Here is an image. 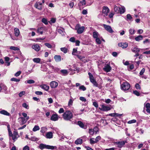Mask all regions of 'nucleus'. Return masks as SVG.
I'll list each match as a JSON object with an SVG mask.
<instances>
[{
	"label": "nucleus",
	"instance_id": "f257e3e1",
	"mask_svg": "<svg viewBox=\"0 0 150 150\" xmlns=\"http://www.w3.org/2000/svg\"><path fill=\"white\" fill-rule=\"evenodd\" d=\"M62 116L64 120H69L72 118L73 115L71 111L67 110L63 114Z\"/></svg>",
	"mask_w": 150,
	"mask_h": 150
},
{
	"label": "nucleus",
	"instance_id": "58836bf2",
	"mask_svg": "<svg viewBox=\"0 0 150 150\" xmlns=\"http://www.w3.org/2000/svg\"><path fill=\"white\" fill-rule=\"evenodd\" d=\"M22 115L23 116V117L26 119V120H28L29 119V116H27V115L26 113L25 112H23L22 113Z\"/></svg>",
	"mask_w": 150,
	"mask_h": 150
},
{
	"label": "nucleus",
	"instance_id": "b1692460",
	"mask_svg": "<svg viewBox=\"0 0 150 150\" xmlns=\"http://www.w3.org/2000/svg\"><path fill=\"white\" fill-rule=\"evenodd\" d=\"M143 39V37L141 35H139L135 38V40L137 41H139L140 40H142Z\"/></svg>",
	"mask_w": 150,
	"mask_h": 150
},
{
	"label": "nucleus",
	"instance_id": "bb28decb",
	"mask_svg": "<svg viewBox=\"0 0 150 150\" xmlns=\"http://www.w3.org/2000/svg\"><path fill=\"white\" fill-rule=\"evenodd\" d=\"M88 75L89 76V77L90 81L91 82L95 80L94 78V77L92 74L90 72L88 73Z\"/></svg>",
	"mask_w": 150,
	"mask_h": 150
},
{
	"label": "nucleus",
	"instance_id": "2eb2a0df",
	"mask_svg": "<svg viewBox=\"0 0 150 150\" xmlns=\"http://www.w3.org/2000/svg\"><path fill=\"white\" fill-rule=\"evenodd\" d=\"M32 47L37 52L39 51L40 50V47L38 44H34L32 45Z\"/></svg>",
	"mask_w": 150,
	"mask_h": 150
},
{
	"label": "nucleus",
	"instance_id": "69168bd1",
	"mask_svg": "<svg viewBox=\"0 0 150 150\" xmlns=\"http://www.w3.org/2000/svg\"><path fill=\"white\" fill-rule=\"evenodd\" d=\"M135 87L137 89H140L141 87L140 86V85L138 83H136L135 84Z\"/></svg>",
	"mask_w": 150,
	"mask_h": 150
},
{
	"label": "nucleus",
	"instance_id": "9d476101",
	"mask_svg": "<svg viewBox=\"0 0 150 150\" xmlns=\"http://www.w3.org/2000/svg\"><path fill=\"white\" fill-rule=\"evenodd\" d=\"M42 3L41 2H37L35 4V7L39 10H41L42 9Z\"/></svg>",
	"mask_w": 150,
	"mask_h": 150
},
{
	"label": "nucleus",
	"instance_id": "e433bc0d",
	"mask_svg": "<svg viewBox=\"0 0 150 150\" xmlns=\"http://www.w3.org/2000/svg\"><path fill=\"white\" fill-rule=\"evenodd\" d=\"M33 61L35 62L39 63L40 61V59L39 58H35L33 59Z\"/></svg>",
	"mask_w": 150,
	"mask_h": 150
},
{
	"label": "nucleus",
	"instance_id": "de8ad7c7",
	"mask_svg": "<svg viewBox=\"0 0 150 150\" xmlns=\"http://www.w3.org/2000/svg\"><path fill=\"white\" fill-rule=\"evenodd\" d=\"M79 89L84 91L86 90V88L84 86L82 85L80 86Z\"/></svg>",
	"mask_w": 150,
	"mask_h": 150
},
{
	"label": "nucleus",
	"instance_id": "1a4fd4ad",
	"mask_svg": "<svg viewBox=\"0 0 150 150\" xmlns=\"http://www.w3.org/2000/svg\"><path fill=\"white\" fill-rule=\"evenodd\" d=\"M110 10L107 7L104 6L103 8L102 11V13L104 15V16H107L108 13L109 12Z\"/></svg>",
	"mask_w": 150,
	"mask_h": 150
},
{
	"label": "nucleus",
	"instance_id": "5fc2aeb1",
	"mask_svg": "<svg viewBox=\"0 0 150 150\" xmlns=\"http://www.w3.org/2000/svg\"><path fill=\"white\" fill-rule=\"evenodd\" d=\"M73 101L74 100H72V99H69V101L68 102V105L70 106L72 105Z\"/></svg>",
	"mask_w": 150,
	"mask_h": 150
},
{
	"label": "nucleus",
	"instance_id": "7ed1b4c3",
	"mask_svg": "<svg viewBox=\"0 0 150 150\" xmlns=\"http://www.w3.org/2000/svg\"><path fill=\"white\" fill-rule=\"evenodd\" d=\"M85 28L84 26H80L79 24H77L75 27V29L77 30V33L78 34L82 33L84 30Z\"/></svg>",
	"mask_w": 150,
	"mask_h": 150
},
{
	"label": "nucleus",
	"instance_id": "37998d69",
	"mask_svg": "<svg viewBox=\"0 0 150 150\" xmlns=\"http://www.w3.org/2000/svg\"><path fill=\"white\" fill-rule=\"evenodd\" d=\"M94 138H92L90 139V143L91 144H94L96 143L95 141H94Z\"/></svg>",
	"mask_w": 150,
	"mask_h": 150
},
{
	"label": "nucleus",
	"instance_id": "09e8293b",
	"mask_svg": "<svg viewBox=\"0 0 150 150\" xmlns=\"http://www.w3.org/2000/svg\"><path fill=\"white\" fill-rule=\"evenodd\" d=\"M45 45L48 48H51L52 47V45L48 43H45Z\"/></svg>",
	"mask_w": 150,
	"mask_h": 150
},
{
	"label": "nucleus",
	"instance_id": "052dcab7",
	"mask_svg": "<svg viewBox=\"0 0 150 150\" xmlns=\"http://www.w3.org/2000/svg\"><path fill=\"white\" fill-rule=\"evenodd\" d=\"M21 71H19L17 72L15 74L14 76L16 77L18 76L21 74Z\"/></svg>",
	"mask_w": 150,
	"mask_h": 150
},
{
	"label": "nucleus",
	"instance_id": "ea45409f",
	"mask_svg": "<svg viewBox=\"0 0 150 150\" xmlns=\"http://www.w3.org/2000/svg\"><path fill=\"white\" fill-rule=\"evenodd\" d=\"M11 81H14L16 82H18L20 81V79H18L14 78H12L11 79Z\"/></svg>",
	"mask_w": 150,
	"mask_h": 150
},
{
	"label": "nucleus",
	"instance_id": "c756f323",
	"mask_svg": "<svg viewBox=\"0 0 150 150\" xmlns=\"http://www.w3.org/2000/svg\"><path fill=\"white\" fill-rule=\"evenodd\" d=\"M82 143V140L81 139H77L75 141V143L76 144H81Z\"/></svg>",
	"mask_w": 150,
	"mask_h": 150
},
{
	"label": "nucleus",
	"instance_id": "6e6d98bb",
	"mask_svg": "<svg viewBox=\"0 0 150 150\" xmlns=\"http://www.w3.org/2000/svg\"><path fill=\"white\" fill-rule=\"evenodd\" d=\"M25 91H22L19 94V96L20 97H21L23 95L25 94Z\"/></svg>",
	"mask_w": 150,
	"mask_h": 150
},
{
	"label": "nucleus",
	"instance_id": "4be33fe9",
	"mask_svg": "<svg viewBox=\"0 0 150 150\" xmlns=\"http://www.w3.org/2000/svg\"><path fill=\"white\" fill-rule=\"evenodd\" d=\"M57 31L62 35H64L65 32L64 31V29L63 28H62L58 29H57Z\"/></svg>",
	"mask_w": 150,
	"mask_h": 150
},
{
	"label": "nucleus",
	"instance_id": "72a5a7b5",
	"mask_svg": "<svg viewBox=\"0 0 150 150\" xmlns=\"http://www.w3.org/2000/svg\"><path fill=\"white\" fill-rule=\"evenodd\" d=\"M40 128L38 125H35L33 129V131L34 132H36L40 129Z\"/></svg>",
	"mask_w": 150,
	"mask_h": 150
},
{
	"label": "nucleus",
	"instance_id": "a211bd4d",
	"mask_svg": "<svg viewBox=\"0 0 150 150\" xmlns=\"http://www.w3.org/2000/svg\"><path fill=\"white\" fill-rule=\"evenodd\" d=\"M53 136L52 132H49L46 133V137L47 139H51L53 137Z\"/></svg>",
	"mask_w": 150,
	"mask_h": 150
},
{
	"label": "nucleus",
	"instance_id": "393cba45",
	"mask_svg": "<svg viewBox=\"0 0 150 150\" xmlns=\"http://www.w3.org/2000/svg\"><path fill=\"white\" fill-rule=\"evenodd\" d=\"M86 4L85 0H80L78 4L79 6H83L84 5Z\"/></svg>",
	"mask_w": 150,
	"mask_h": 150
},
{
	"label": "nucleus",
	"instance_id": "4468645a",
	"mask_svg": "<svg viewBox=\"0 0 150 150\" xmlns=\"http://www.w3.org/2000/svg\"><path fill=\"white\" fill-rule=\"evenodd\" d=\"M58 86V83L55 81H52L50 83V86L52 88H55Z\"/></svg>",
	"mask_w": 150,
	"mask_h": 150
},
{
	"label": "nucleus",
	"instance_id": "6e6552de",
	"mask_svg": "<svg viewBox=\"0 0 150 150\" xmlns=\"http://www.w3.org/2000/svg\"><path fill=\"white\" fill-rule=\"evenodd\" d=\"M18 121L21 125H23L28 120L23 117H19L18 119Z\"/></svg>",
	"mask_w": 150,
	"mask_h": 150
},
{
	"label": "nucleus",
	"instance_id": "ddd939ff",
	"mask_svg": "<svg viewBox=\"0 0 150 150\" xmlns=\"http://www.w3.org/2000/svg\"><path fill=\"white\" fill-rule=\"evenodd\" d=\"M103 69L106 72H108L110 71L111 69V67L108 64H105Z\"/></svg>",
	"mask_w": 150,
	"mask_h": 150
},
{
	"label": "nucleus",
	"instance_id": "2f4dec72",
	"mask_svg": "<svg viewBox=\"0 0 150 150\" xmlns=\"http://www.w3.org/2000/svg\"><path fill=\"white\" fill-rule=\"evenodd\" d=\"M120 9V8L119 7L115 5V6L114 10L115 12L117 13H118Z\"/></svg>",
	"mask_w": 150,
	"mask_h": 150
},
{
	"label": "nucleus",
	"instance_id": "39448f33",
	"mask_svg": "<svg viewBox=\"0 0 150 150\" xmlns=\"http://www.w3.org/2000/svg\"><path fill=\"white\" fill-rule=\"evenodd\" d=\"M19 137L18 132L16 131H14L13 132V133L11 136L12 137V139L13 140V142H14Z\"/></svg>",
	"mask_w": 150,
	"mask_h": 150
},
{
	"label": "nucleus",
	"instance_id": "20e7f679",
	"mask_svg": "<svg viewBox=\"0 0 150 150\" xmlns=\"http://www.w3.org/2000/svg\"><path fill=\"white\" fill-rule=\"evenodd\" d=\"M130 87V84L127 82L123 83L121 86V89L124 91L129 90Z\"/></svg>",
	"mask_w": 150,
	"mask_h": 150
},
{
	"label": "nucleus",
	"instance_id": "f3484780",
	"mask_svg": "<svg viewBox=\"0 0 150 150\" xmlns=\"http://www.w3.org/2000/svg\"><path fill=\"white\" fill-rule=\"evenodd\" d=\"M40 87L46 91H48L49 88V86L45 84H43L40 85Z\"/></svg>",
	"mask_w": 150,
	"mask_h": 150
},
{
	"label": "nucleus",
	"instance_id": "bf43d9fd",
	"mask_svg": "<svg viewBox=\"0 0 150 150\" xmlns=\"http://www.w3.org/2000/svg\"><path fill=\"white\" fill-rule=\"evenodd\" d=\"M91 83H93L94 86L96 87H99L98 83H97L96 82L95 80H94L92 82H91Z\"/></svg>",
	"mask_w": 150,
	"mask_h": 150
},
{
	"label": "nucleus",
	"instance_id": "e2e57ef3",
	"mask_svg": "<svg viewBox=\"0 0 150 150\" xmlns=\"http://www.w3.org/2000/svg\"><path fill=\"white\" fill-rule=\"evenodd\" d=\"M133 93L137 96H139L140 95V93L139 92L137 91H133Z\"/></svg>",
	"mask_w": 150,
	"mask_h": 150
},
{
	"label": "nucleus",
	"instance_id": "0e129e2a",
	"mask_svg": "<svg viewBox=\"0 0 150 150\" xmlns=\"http://www.w3.org/2000/svg\"><path fill=\"white\" fill-rule=\"evenodd\" d=\"M75 38L74 37H72L70 38L69 40L71 42H75Z\"/></svg>",
	"mask_w": 150,
	"mask_h": 150
},
{
	"label": "nucleus",
	"instance_id": "a19ab883",
	"mask_svg": "<svg viewBox=\"0 0 150 150\" xmlns=\"http://www.w3.org/2000/svg\"><path fill=\"white\" fill-rule=\"evenodd\" d=\"M56 21V19L55 18H52L51 19V20L49 21V22L50 24H52V23H54Z\"/></svg>",
	"mask_w": 150,
	"mask_h": 150
},
{
	"label": "nucleus",
	"instance_id": "7c9ffc66",
	"mask_svg": "<svg viewBox=\"0 0 150 150\" xmlns=\"http://www.w3.org/2000/svg\"><path fill=\"white\" fill-rule=\"evenodd\" d=\"M129 31V34L131 35H134L135 33V30L133 28H130Z\"/></svg>",
	"mask_w": 150,
	"mask_h": 150
},
{
	"label": "nucleus",
	"instance_id": "cd10ccee",
	"mask_svg": "<svg viewBox=\"0 0 150 150\" xmlns=\"http://www.w3.org/2000/svg\"><path fill=\"white\" fill-rule=\"evenodd\" d=\"M20 33V32L19 29L17 28H16L14 29V34L16 36H18Z\"/></svg>",
	"mask_w": 150,
	"mask_h": 150
},
{
	"label": "nucleus",
	"instance_id": "0eeeda50",
	"mask_svg": "<svg viewBox=\"0 0 150 150\" xmlns=\"http://www.w3.org/2000/svg\"><path fill=\"white\" fill-rule=\"evenodd\" d=\"M100 106L101 108H99V109L102 111H108L111 109V108L109 107L105 106L104 104L101 105Z\"/></svg>",
	"mask_w": 150,
	"mask_h": 150
},
{
	"label": "nucleus",
	"instance_id": "a878e982",
	"mask_svg": "<svg viewBox=\"0 0 150 150\" xmlns=\"http://www.w3.org/2000/svg\"><path fill=\"white\" fill-rule=\"evenodd\" d=\"M93 37L94 38H96L100 37V35L98 32L95 31L93 33Z\"/></svg>",
	"mask_w": 150,
	"mask_h": 150
},
{
	"label": "nucleus",
	"instance_id": "774afa93",
	"mask_svg": "<svg viewBox=\"0 0 150 150\" xmlns=\"http://www.w3.org/2000/svg\"><path fill=\"white\" fill-rule=\"evenodd\" d=\"M29 148L28 146H25L23 148V150H29Z\"/></svg>",
	"mask_w": 150,
	"mask_h": 150
},
{
	"label": "nucleus",
	"instance_id": "aec40b11",
	"mask_svg": "<svg viewBox=\"0 0 150 150\" xmlns=\"http://www.w3.org/2000/svg\"><path fill=\"white\" fill-rule=\"evenodd\" d=\"M54 58L56 62H60L61 60V57L59 55H55L54 56Z\"/></svg>",
	"mask_w": 150,
	"mask_h": 150
},
{
	"label": "nucleus",
	"instance_id": "f8f14e48",
	"mask_svg": "<svg viewBox=\"0 0 150 150\" xmlns=\"http://www.w3.org/2000/svg\"><path fill=\"white\" fill-rule=\"evenodd\" d=\"M115 144L117 145V147L119 148L122 147L125 144V142L124 141L117 142L115 143Z\"/></svg>",
	"mask_w": 150,
	"mask_h": 150
},
{
	"label": "nucleus",
	"instance_id": "49530a36",
	"mask_svg": "<svg viewBox=\"0 0 150 150\" xmlns=\"http://www.w3.org/2000/svg\"><path fill=\"white\" fill-rule=\"evenodd\" d=\"M64 53H66L67 52V49L65 47H62L60 49Z\"/></svg>",
	"mask_w": 150,
	"mask_h": 150
},
{
	"label": "nucleus",
	"instance_id": "79ce46f5",
	"mask_svg": "<svg viewBox=\"0 0 150 150\" xmlns=\"http://www.w3.org/2000/svg\"><path fill=\"white\" fill-rule=\"evenodd\" d=\"M42 21L45 25H47L48 23L47 19L45 18H43L42 19Z\"/></svg>",
	"mask_w": 150,
	"mask_h": 150
},
{
	"label": "nucleus",
	"instance_id": "a18cd8bd",
	"mask_svg": "<svg viewBox=\"0 0 150 150\" xmlns=\"http://www.w3.org/2000/svg\"><path fill=\"white\" fill-rule=\"evenodd\" d=\"M23 107L24 108H25L27 109H28L29 108V107L28 105L26 103H23L22 105Z\"/></svg>",
	"mask_w": 150,
	"mask_h": 150
},
{
	"label": "nucleus",
	"instance_id": "423d86ee",
	"mask_svg": "<svg viewBox=\"0 0 150 150\" xmlns=\"http://www.w3.org/2000/svg\"><path fill=\"white\" fill-rule=\"evenodd\" d=\"M103 26L105 30L109 32L112 33L114 32V31L112 30L111 26L109 25L103 24Z\"/></svg>",
	"mask_w": 150,
	"mask_h": 150
},
{
	"label": "nucleus",
	"instance_id": "c03bdc74",
	"mask_svg": "<svg viewBox=\"0 0 150 150\" xmlns=\"http://www.w3.org/2000/svg\"><path fill=\"white\" fill-rule=\"evenodd\" d=\"M66 147L65 146H59L58 148L59 150H66Z\"/></svg>",
	"mask_w": 150,
	"mask_h": 150
},
{
	"label": "nucleus",
	"instance_id": "c9c22d12",
	"mask_svg": "<svg viewBox=\"0 0 150 150\" xmlns=\"http://www.w3.org/2000/svg\"><path fill=\"white\" fill-rule=\"evenodd\" d=\"M88 132L89 134L92 135H93L94 133V129H89Z\"/></svg>",
	"mask_w": 150,
	"mask_h": 150
},
{
	"label": "nucleus",
	"instance_id": "f704fd0d",
	"mask_svg": "<svg viewBox=\"0 0 150 150\" xmlns=\"http://www.w3.org/2000/svg\"><path fill=\"white\" fill-rule=\"evenodd\" d=\"M10 49L11 50H13L15 51L19 50H20L19 48L18 47L12 46L10 47Z\"/></svg>",
	"mask_w": 150,
	"mask_h": 150
},
{
	"label": "nucleus",
	"instance_id": "680f3d73",
	"mask_svg": "<svg viewBox=\"0 0 150 150\" xmlns=\"http://www.w3.org/2000/svg\"><path fill=\"white\" fill-rule=\"evenodd\" d=\"M80 100L83 102H85L86 101V99L84 97H81L79 98Z\"/></svg>",
	"mask_w": 150,
	"mask_h": 150
},
{
	"label": "nucleus",
	"instance_id": "4c0bfd02",
	"mask_svg": "<svg viewBox=\"0 0 150 150\" xmlns=\"http://www.w3.org/2000/svg\"><path fill=\"white\" fill-rule=\"evenodd\" d=\"M125 11V8L123 7H122L121 8H120V9L119 13H120V14H122L124 13Z\"/></svg>",
	"mask_w": 150,
	"mask_h": 150
},
{
	"label": "nucleus",
	"instance_id": "dca6fc26",
	"mask_svg": "<svg viewBox=\"0 0 150 150\" xmlns=\"http://www.w3.org/2000/svg\"><path fill=\"white\" fill-rule=\"evenodd\" d=\"M118 45L123 48H125L127 47L128 44L126 42H121L118 44Z\"/></svg>",
	"mask_w": 150,
	"mask_h": 150
},
{
	"label": "nucleus",
	"instance_id": "f03ea898",
	"mask_svg": "<svg viewBox=\"0 0 150 150\" xmlns=\"http://www.w3.org/2000/svg\"><path fill=\"white\" fill-rule=\"evenodd\" d=\"M38 148L41 150L44 149L53 150L57 149V147L55 146H50L43 144H40L38 146Z\"/></svg>",
	"mask_w": 150,
	"mask_h": 150
},
{
	"label": "nucleus",
	"instance_id": "5701e85b",
	"mask_svg": "<svg viewBox=\"0 0 150 150\" xmlns=\"http://www.w3.org/2000/svg\"><path fill=\"white\" fill-rule=\"evenodd\" d=\"M78 125L81 128L86 129V126H85L83 123L81 121H79L78 122Z\"/></svg>",
	"mask_w": 150,
	"mask_h": 150
},
{
	"label": "nucleus",
	"instance_id": "6ab92c4d",
	"mask_svg": "<svg viewBox=\"0 0 150 150\" xmlns=\"http://www.w3.org/2000/svg\"><path fill=\"white\" fill-rule=\"evenodd\" d=\"M0 113L5 115L8 116L10 115V113L8 112L7 111L5 110H3L0 111Z\"/></svg>",
	"mask_w": 150,
	"mask_h": 150
},
{
	"label": "nucleus",
	"instance_id": "412c9836",
	"mask_svg": "<svg viewBox=\"0 0 150 150\" xmlns=\"http://www.w3.org/2000/svg\"><path fill=\"white\" fill-rule=\"evenodd\" d=\"M131 50L132 52L134 53L139 52L140 51L139 49L136 47H132Z\"/></svg>",
	"mask_w": 150,
	"mask_h": 150
},
{
	"label": "nucleus",
	"instance_id": "603ef678",
	"mask_svg": "<svg viewBox=\"0 0 150 150\" xmlns=\"http://www.w3.org/2000/svg\"><path fill=\"white\" fill-rule=\"evenodd\" d=\"M61 73H62L64 75H66L67 74V70L63 69L61 71Z\"/></svg>",
	"mask_w": 150,
	"mask_h": 150
},
{
	"label": "nucleus",
	"instance_id": "13d9d810",
	"mask_svg": "<svg viewBox=\"0 0 150 150\" xmlns=\"http://www.w3.org/2000/svg\"><path fill=\"white\" fill-rule=\"evenodd\" d=\"M96 43L98 44H100L101 43V41L100 39L99 38H96Z\"/></svg>",
	"mask_w": 150,
	"mask_h": 150
},
{
	"label": "nucleus",
	"instance_id": "864d4df0",
	"mask_svg": "<svg viewBox=\"0 0 150 150\" xmlns=\"http://www.w3.org/2000/svg\"><path fill=\"white\" fill-rule=\"evenodd\" d=\"M144 106L147 108H150V104L149 103H145Z\"/></svg>",
	"mask_w": 150,
	"mask_h": 150
},
{
	"label": "nucleus",
	"instance_id": "8fccbe9b",
	"mask_svg": "<svg viewBox=\"0 0 150 150\" xmlns=\"http://www.w3.org/2000/svg\"><path fill=\"white\" fill-rule=\"evenodd\" d=\"M101 139V137L100 136H98L95 139V141L97 143L99 140H100Z\"/></svg>",
	"mask_w": 150,
	"mask_h": 150
},
{
	"label": "nucleus",
	"instance_id": "c85d7f7f",
	"mask_svg": "<svg viewBox=\"0 0 150 150\" xmlns=\"http://www.w3.org/2000/svg\"><path fill=\"white\" fill-rule=\"evenodd\" d=\"M43 30L44 28L43 27H41L38 28L37 30V33H40L41 34H43Z\"/></svg>",
	"mask_w": 150,
	"mask_h": 150
},
{
	"label": "nucleus",
	"instance_id": "473e14b6",
	"mask_svg": "<svg viewBox=\"0 0 150 150\" xmlns=\"http://www.w3.org/2000/svg\"><path fill=\"white\" fill-rule=\"evenodd\" d=\"M47 130V128L46 127H41V129L40 130V132L44 133Z\"/></svg>",
	"mask_w": 150,
	"mask_h": 150
},
{
	"label": "nucleus",
	"instance_id": "338daca9",
	"mask_svg": "<svg viewBox=\"0 0 150 150\" xmlns=\"http://www.w3.org/2000/svg\"><path fill=\"white\" fill-rule=\"evenodd\" d=\"M64 111V110L63 108H60L58 112L59 113H63Z\"/></svg>",
	"mask_w": 150,
	"mask_h": 150
},
{
	"label": "nucleus",
	"instance_id": "9b49d317",
	"mask_svg": "<svg viewBox=\"0 0 150 150\" xmlns=\"http://www.w3.org/2000/svg\"><path fill=\"white\" fill-rule=\"evenodd\" d=\"M59 119V116L57 114H53L52 115L50 120L53 121H56Z\"/></svg>",
	"mask_w": 150,
	"mask_h": 150
},
{
	"label": "nucleus",
	"instance_id": "4d7b16f0",
	"mask_svg": "<svg viewBox=\"0 0 150 150\" xmlns=\"http://www.w3.org/2000/svg\"><path fill=\"white\" fill-rule=\"evenodd\" d=\"M136 120H132L129 121L128 122V124H132L133 123H134L136 122Z\"/></svg>",
	"mask_w": 150,
	"mask_h": 150
},
{
	"label": "nucleus",
	"instance_id": "3c124183",
	"mask_svg": "<svg viewBox=\"0 0 150 150\" xmlns=\"http://www.w3.org/2000/svg\"><path fill=\"white\" fill-rule=\"evenodd\" d=\"M35 82L32 79L28 80L27 81V83L28 84L34 83Z\"/></svg>",
	"mask_w": 150,
	"mask_h": 150
}]
</instances>
